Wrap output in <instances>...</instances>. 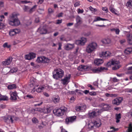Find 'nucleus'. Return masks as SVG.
Here are the masks:
<instances>
[{"label":"nucleus","mask_w":132,"mask_h":132,"mask_svg":"<svg viewBox=\"0 0 132 132\" xmlns=\"http://www.w3.org/2000/svg\"><path fill=\"white\" fill-rule=\"evenodd\" d=\"M18 15L16 13H13L10 16L8 22L11 26L17 27L20 25V22L17 17Z\"/></svg>","instance_id":"1"},{"label":"nucleus","mask_w":132,"mask_h":132,"mask_svg":"<svg viewBox=\"0 0 132 132\" xmlns=\"http://www.w3.org/2000/svg\"><path fill=\"white\" fill-rule=\"evenodd\" d=\"M63 70L60 68L54 69L53 72V77L56 79H58L59 78H61L64 75Z\"/></svg>","instance_id":"2"},{"label":"nucleus","mask_w":132,"mask_h":132,"mask_svg":"<svg viewBox=\"0 0 132 132\" xmlns=\"http://www.w3.org/2000/svg\"><path fill=\"white\" fill-rule=\"evenodd\" d=\"M67 108L64 107H62L60 108L55 109L53 111V113L58 116H62L64 112L67 111Z\"/></svg>","instance_id":"3"},{"label":"nucleus","mask_w":132,"mask_h":132,"mask_svg":"<svg viewBox=\"0 0 132 132\" xmlns=\"http://www.w3.org/2000/svg\"><path fill=\"white\" fill-rule=\"evenodd\" d=\"M97 46V44L95 43L92 42L89 44L86 48V52L88 53H92L96 48Z\"/></svg>","instance_id":"4"},{"label":"nucleus","mask_w":132,"mask_h":132,"mask_svg":"<svg viewBox=\"0 0 132 132\" xmlns=\"http://www.w3.org/2000/svg\"><path fill=\"white\" fill-rule=\"evenodd\" d=\"M108 69L104 67H98V68H94L91 69L94 73H99L100 72L104 71L105 70H107Z\"/></svg>","instance_id":"5"},{"label":"nucleus","mask_w":132,"mask_h":132,"mask_svg":"<svg viewBox=\"0 0 132 132\" xmlns=\"http://www.w3.org/2000/svg\"><path fill=\"white\" fill-rule=\"evenodd\" d=\"M101 106L102 107V109L98 110L97 112L98 113H101L102 111V110H103L104 111H107L109 110L110 108V106L107 104H105L104 103H102L101 104Z\"/></svg>","instance_id":"6"},{"label":"nucleus","mask_w":132,"mask_h":132,"mask_svg":"<svg viewBox=\"0 0 132 132\" xmlns=\"http://www.w3.org/2000/svg\"><path fill=\"white\" fill-rule=\"evenodd\" d=\"M86 42V38H82L80 40H76V43L78 45H84Z\"/></svg>","instance_id":"7"},{"label":"nucleus","mask_w":132,"mask_h":132,"mask_svg":"<svg viewBox=\"0 0 132 132\" xmlns=\"http://www.w3.org/2000/svg\"><path fill=\"white\" fill-rule=\"evenodd\" d=\"M20 32V30L18 29H15L10 30L9 34L10 36H13Z\"/></svg>","instance_id":"8"},{"label":"nucleus","mask_w":132,"mask_h":132,"mask_svg":"<svg viewBox=\"0 0 132 132\" xmlns=\"http://www.w3.org/2000/svg\"><path fill=\"white\" fill-rule=\"evenodd\" d=\"M76 119V116H71L68 117L65 119V123L67 124L71 123L75 121Z\"/></svg>","instance_id":"9"},{"label":"nucleus","mask_w":132,"mask_h":132,"mask_svg":"<svg viewBox=\"0 0 132 132\" xmlns=\"http://www.w3.org/2000/svg\"><path fill=\"white\" fill-rule=\"evenodd\" d=\"M111 53L109 51H106L105 52H102L101 53L99 54V56L103 59H105L110 56Z\"/></svg>","instance_id":"10"},{"label":"nucleus","mask_w":132,"mask_h":132,"mask_svg":"<svg viewBox=\"0 0 132 132\" xmlns=\"http://www.w3.org/2000/svg\"><path fill=\"white\" fill-rule=\"evenodd\" d=\"M36 57V54L34 53H30L29 54L26 55L25 56L26 59L28 60H31Z\"/></svg>","instance_id":"11"},{"label":"nucleus","mask_w":132,"mask_h":132,"mask_svg":"<svg viewBox=\"0 0 132 132\" xmlns=\"http://www.w3.org/2000/svg\"><path fill=\"white\" fill-rule=\"evenodd\" d=\"M71 77V75L69 74L68 75V77H66L64 79H61V81H62V84L63 85L67 84L69 82L68 80L70 79Z\"/></svg>","instance_id":"12"},{"label":"nucleus","mask_w":132,"mask_h":132,"mask_svg":"<svg viewBox=\"0 0 132 132\" xmlns=\"http://www.w3.org/2000/svg\"><path fill=\"white\" fill-rule=\"evenodd\" d=\"M75 47L74 44H70L69 43L67 44L64 47V49L66 50L69 51L71 50Z\"/></svg>","instance_id":"13"},{"label":"nucleus","mask_w":132,"mask_h":132,"mask_svg":"<svg viewBox=\"0 0 132 132\" xmlns=\"http://www.w3.org/2000/svg\"><path fill=\"white\" fill-rule=\"evenodd\" d=\"M103 62L102 59H97L94 61V63L95 65L99 66Z\"/></svg>","instance_id":"14"},{"label":"nucleus","mask_w":132,"mask_h":132,"mask_svg":"<svg viewBox=\"0 0 132 132\" xmlns=\"http://www.w3.org/2000/svg\"><path fill=\"white\" fill-rule=\"evenodd\" d=\"M12 57H9L5 61L3 62V64L5 65H8L10 64L12 61Z\"/></svg>","instance_id":"15"},{"label":"nucleus","mask_w":132,"mask_h":132,"mask_svg":"<svg viewBox=\"0 0 132 132\" xmlns=\"http://www.w3.org/2000/svg\"><path fill=\"white\" fill-rule=\"evenodd\" d=\"M17 95L16 92H12L11 94L10 99L12 101L15 100L17 99Z\"/></svg>","instance_id":"16"},{"label":"nucleus","mask_w":132,"mask_h":132,"mask_svg":"<svg viewBox=\"0 0 132 132\" xmlns=\"http://www.w3.org/2000/svg\"><path fill=\"white\" fill-rule=\"evenodd\" d=\"M126 37L128 43L132 45V35L131 36V34H129L127 35Z\"/></svg>","instance_id":"17"},{"label":"nucleus","mask_w":132,"mask_h":132,"mask_svg":"<svg viewBox=\"0 0 132 132\" xmlns=\"http://www.w3.org/2000/svg\"><path fill=\"white\" fill-rule=\"evenodd\" d=\"M101 42L104 44H108L110 43L111 40L110 39L105 38L101 40Z\"/></svg>","instance_id":"18"},{"label":"nucleus","mask_w":132,"mask_h":132,"mask_svg":"<svg viewBox=\"0 0 132 132\" xmlns=\"http://www.w3.org/2000/svg\"><path fill=\"white\" fill-rule=\"evenodd\" d=\"M45 88V87L44 85L40 86L37 89H36V91L38 93H40L42 92Z\"/></svg>","instance_id":"19"},{"label":"nucleus","mask_w":132,"mask_h":132,"mask_svg":"<svg viewBox=\"0 0 132 132\" xmlns=\"http://www.w3.org/2000/svg\"><path fill=\"white\" fill-rule=\"evenodd\" d=\"M116 64V61L115 60H111L109 61L108 62L106 65V66L109 67L111 65H114Z\"/></svg>","instance_id":"20"},{"label":"nucleus","mask_w":132,"mask_h":132,"mask_svg":"<svg viewBox=\"0 0 132 132\" xmlns=\"http://www.w3.org/2000/svg\"><path fill=\"white\" fill-rule=\"evenodd\" d=\"M96 112L95 111H93L88 113V116L90 118H94L96 116Z\"/></svg>","instance_id":"21"},{"label":"nucleus","mask_w":132,"mask_h":132,"mask_svg":"<svg viewBox=\"0 0 132 132\" xmlns=\"http://www.w3.org/2000/svg\"><path fill=\"white\" fill-rule=\"evenodd\" d=\"M122 97H118L116 98V105H119L123 100Z\"/></svg>","instance_id":"22"},{"label":"nucleus","mask_w":132,"mask_h":132,"mask_svg":"<svg viewBox=\"0 0 132 132\" xmlns=\"http://www.w3.org/2000/svg\"><path fill=\"white\" fill-rule=\"evenodd\" d=\"M52 99L55 103H57L59 101L60 98L59 97H52Z\"/></svg>","instance_id":"23"},{"label":"nucleus","mask_w":132,"mask_h":132,"mask_svg":"<svg viewBox=\"0 0 132 132\" xmlns=\"http://www.w3.org/2000/svg\"><path fill=\"white\" fill-rule=\"evenodd\" d=\"M76 20L77 23L78 25H80L82 23V19L78 15L77 16L76 18Z\"/></svg>","instance_id":"24"},{"label":"nucleus","mask_w":132,"mask_h":132,"mask_svg":"<svg viewBox=\"0 0 132 132\" xmlns=\"http://www.w3.org/2000/svg\"><path fill=\"white\" fill-rule=\"evenodd\" d=\"M8 97L6 96L2 95L0 94V101H7Z\"/></svg>","instance_id":"25"},{"label":"nucleus","mask_w":132,"mask_h":132,"mask_svg":"<svg viewBox=\"0 0 132 132\" xmlns=\"http://www.w3.org/2000/svg\"><path fill=\"white\" fill-rule=\"evenodd\" d=\"M100 20L103 21H107L108 20L105 19L101 18L99 16H97L95 19L94 20L93 22H94L97 21H99Z\"/></svg>","instance_id":"26"},{"label":"nucleus","mask_w":132,"mask_h":132,"mask_svg":"<svg viewBox=\"0 0 132 132\" xmlns=\"http://www.w3.org/2000/svg\"><path fill=\"white\" fill-rule=\"evenodd\" d=\"M121 118L120 113H116V122L119 123L120 121V119Z\"/></svg>","instance_id":"27"},{"label":"nucleus","mask_w":132,"mask_h":132,"mask_svg":"<svg viewBox=\"0 0 132 132\" xmlns=\"http://www.w3.org/2000/svg\"><path fill=\"white\" fill-rule=\"evenodd\" d=\"M88 67L86 65H81L79 66L78 68V69L80 70H81V69L84 70H86L88 69Z\"/></svg>","instance_id":"28"},{"label":"nucleus","mask_w":132,"mask_h":132,"mask_svg":"<svg viewBox=\"0 0 132 132\" xmlns=\"http://www.w3.org/2000/svg\"><path fill=\"white\" fill-rule=\"evenodd\" d=\"M43 63H46L50 62L51 60L43 56Z\"/></svg>","instance_id":"29"},{"label":"nucleus","mask_w":132,"mask_h":132,"mask_svg":"<svg viewBox=\"0 0 132 132\" xmlns=\"http://www.w3.org/2000/svg\"><path fill=\"white\" fill-rule=\"evenodd\" d=\"M126 6L127 8H131L132 6V0H129L127 2Z\"/></svg>","instance_id":"30"},{"label":"nucleus","mask_w":132,"mask_h":132,"mask_svg":"<svg viewBox=\"0 0 132 132\" xmlns=\"http://www.w3.org/2000/svg\"><path fill=\"white\" fill-rule=\"evenodd\" d=\"M9 68H4L2 70V73L4 75L7 74L9 72Z\"/></svg>","instance_id":"31"},{"label":"nucleus","mask_w":132,"mask_h":132,"mask_svg":"<svg viewBox=\"0 0 132 132\" xmlns=\"http://www.w3.org/2000/svg\"><path fill=\"white\" fill-rule=\"evenodd\" d=\"M91 35L90 31H88L83 32L82 33V35L85 37H88L90 36Z\"/></svg>","instance_id":"32"},{"label":"nucleus","mask_w":132,"mask_h":132,"mask_svg":"<svg viewBox=\"0 0 132 132\" xmlns=\"http://www.w3.org/2000/svg\"><path fill=\"white\" fill-rule=\"evenodd\" d=\"M43 56L38 57L36 61L38 63H43Z\"/></svg>","instance_id":"33"},{"label":"nucleus","mask_w":132,"mask_h":132,"mask_svg":"<svg viewBox=\"0 0 132 132\" xmlns=\"http://www.w3.org/2000/svg\"><path fill=\"white\" fill-rule=\"evenodd\" d=\"M7 87L9 89H12L16 88V86L15 84H13L9 85Z\"/></svg>","instance_id":"34"},{"label":"nucleus","mask_w":132,"mask_h":132,"mask_svg":"<svg viewBox=\"0 0 132 132\" xmlns=\"http://www.w3.org/2000/svg\"><path fill=\"white\" fill-rule=\"evenodd\" d=\"M37 6V5H34L32 8L30 9H29V12L30 13H31L33 12L34 11L36 8Z\"/></svg>","instance_id":"35"},{"label":"nucleus","mask_w":132,"mask_h":132,"mask_svg":"<svg viewBox=\"0 0 132 132\" xmlns=\"http://www.w3.org/2000/svg\"><path fill=\"white\" fill-rule=\"evenodd\" d=\"M47 32V30L44 28L41 29L40 30V33L41 34H46Z\"/></svg>","instance_id":"36"},{"label":"nucleus","mask_w":132,"mask_h":132,"mask_svg":"<svg viewBox=\"0 0 132 132\" xmlns=\"http://www.w3.org/2000/svg\"><path fill=\"white\" fill-rule=\"evenodd\" d=\"M120 62L119 61H116V70L119 69L121 67V65L120 64Z\"/></svg>","instance_id":"37"},{"label":"nucleus","mask_w":132,"mask_h":132,"mask_svg":"<svg viewBox=\"0 0 132 132\" xmlns=\"http://www.w3.org/2000/svg\"><path fill=\"white\" fill-rule=\"evenodd\" d=\"M110 10L113 13L116 14V12L115 9L113 8L112 5H110L109 7Z\"/></svg>","instance_id":"38"},{"label":"nucleus","mask_w":132,"mask_h":132,"mask_svg":"<svg viewBox=\"0 0 132 132\" xmlns=\"http://www.w3.org/2000/svg\"><path fill=\"white\" fill-rule=\"evenodd\" d=\"M94 125L98 127H100L101 125V123L100 122H97L96 121H95L94 123Z\"/></svg>","instance_id":"39"},{"label":"nucleus","mask_w":132,"mask_h":132,"mask_svg":"<svg viewBox=\"0 0 132 132\" xmlns=\"http://www.w3.org/2000/svg\"><path fill=\"white\" fill-rule=\"evenodd\" d=\"M23 10L25 12H29L30 8L28 6H24L23 7Z\"/></svg>","instance_id":"40"},{"label":"nucleus","mask_w":132,"mask_h":132,"mask_svg":"<svg viewBox=\"0 0 132 132\" xmlns=\"http://www.w3.org/2000/svg\"><path fill=\"white\" fill-rule=\"evenodd\" d=\"M110 129L111 130L110 131H108L107 132H114L116 131V128L114 127H111Z\"/></svg>","instance_id":"41"},{"label":"nucleus","mask_w":132,"mask_h":132,"mask_svg":"<svg viewBox=\"0 0 132 132\" xmlns=\"http://www.w3.org/2000/svg\"><path fill=\"white\" fill-rule=\"evenodd\" d=\"M89 9L93 13L97 11L96 9L93 8L91 6L89 7Z\"/></svg>","instance_id":"42"},{"label":"nucleus","mask_w":132,"mask_h":132,"mask_svg":"<svg viewBox=\"0 0 132 132\" xmlns=\"http://www.w3.org/2000/svg\"><path fill=\"white\" fill-rule=\"evenodd\" d=\"M130 29H129V30L128 29L127 31H123V33L126 36L127 34H130Z\"/></svg>","instance_id":"43"},{"label":"nucleus","mask_w":132,"mask_h":132,"mask_svg":"<svg viewBox=\"0 0 132 132\" xmlns=\"http://www.w3.org/2000/svg\"><path fill=\"white\" fill-rule=\"evenodd\" d=\"M18 70L17 68H13L11 70V71L12 73L15 72H16Z\"/></svg>","instance_id":"44"},{"label":"nucleus","mask_w":132,"mask_h":132,"mask_svg":"<svg viewBox=\"0 0 132 132\" xmlns=\"http://www.w3.org/2000/svg\"><path fill=\"white\" fill-rule=\"evenodd\" d=\"M21 2L23 4H26L30 2V1H28L26 0H23L21 1Z\"/></svg>","instance_id":"45"},{"label":"nucleus","mask_w":132,"mask_h":132,"mask_svg":"<svg viewBox=\"0 0 132 132\" xmlns=\"http://www.w3.org/2000/svg\"><path fill=\"white\" fill-rule=\"evenodd\" d=\"M52 108L51 107H48L47 108L46 110L47 113H49L51 112L52 110Z\"/></svg>","instance_id":"46"},{"label":"nucleus","mask_w":132,"mask_h":132,"mask_svg":"<svg viewBox=\"0 0 132 132\" xmlns=\"http://www.w3.org/2000/svg\"><path fill=\"white\" fill-rule=\"evenodd\" d=\"M102 10L105 13H106L108 12V9L106 7H103Z\"/></svg>","instance_id":"47"},{"label":"nucleus","mask_w":132,"mask_h":132,"mask_svg":"<svg viewBox=\"0 0 132 132\" xmlns=\"http://www.w3.org/2000/svg\"><path fill=\"white\" fill-rule=\"evenodd\" d=\"M32 121L34 123H36L37 122L38 120L36 118L34 117L32 119Z\"/></svg>","instance_id":"48"},{"label":"nucleus","mask_w":132,"mask_h":132,"mask_svg":"<svg viewBox=\"0 0 132 132\" xmlns=\"http://www.w3.org/2000/svg\"><path fill=\"white\" fill-rule=\"evenodd\" d=\"M89 94L92 96H95L96 95V93L95 92H91L89 93Z\"/></svg>","instance_id":"49"},{"label":"nucleus","mask_w":132,"mask_h":132,"mask_svg":"<svg viewBox=\"0 0 132 132\" xmlns=\"http://www.w3.org/2000/svg\"><path fill=\"white\" fill-rule=\"evenodd\" d=\"M124 53L126 54H129L131 53L127 49H126L124 51Z\"/></svg>","instance_id":"50"},{"label":"nucleus","mask_w":132,"mask_h":132,"mask_svg":"<svg viewBox=\"0 0 132 132\" xmlns=\"http://www.w3.org/2000/svg\"><path fill=\"white\" fill-rule=\"evenodd\" d=\"M87 86L88 87H89L90 88V89L92 90H95V89L90 84H88L87 85Z\"/></svg>","instance_id":"51"},{"label":"nucleus","mask_w":132,"mask_h":132,"mask_svg":"<svg viewBox=\"0 0 132 132\" xmlns=\"http://www.w3.org/2000/svg\"><path fill=\"white\" fill-rule=\"evenodd\" d=\"M84 12V10H81L80 9H78V13L79 14L80 13H82Z\"/></svg>","instance_id":"52"},{"label":"nucleus","mask_w":132,"mask_h":132,"mask_svg":"<svg viewBox=\"0 0 132 132\" xmlns=\"http://www.w3.org/2000/svg\"><path fill=\"white\" fill-rule=\"evenodd\" d=\"M58 45H59V47L58 48V50H61V47L62 46V44L61 43H58Z\"/></svg>","instance_id":"53"},{"label":"nucleus","mask_w":132,"mask_h":132,"mask_svg":"<svg viewBox=\"0 0 132 132\" xmlns=\"http://www.w3.org/2000/svg\"><path fill=\"white\" fill-rule=\"evenodd\" d=\"M80 2H76L75 4H74V6L75 7H76L80 5Z\"/></svg>","instance_id":"54"},{"label":"nucleus","mask_w":132,"mask_h":132,"mask_svg":"<svg viewBox=\"0 0 132 132\" xmlns=\"http://www.w3.org/2000/svg\"><path fill=\"white\" fill-rule=\"evenodd\" d=\"M27 97H28L29 99L33 98L34 97L33 96L31 95H27L26 96Z\"/></svg>","instance_id":"55"},{"label":"nucleus","mask_w":132,"mask_h":132,"mask_svg":"<svg viewBox=\"0 0 132 132\" xmlns=\"http://www.w3.org/2000/svg\"><path fill=\"white\" fill-rule=\"evenodd\" d=\"M81 106H79L76 109V110L77 111H79L80 110H81Z\"/></svg>","instance_id":"56"},{"label":"nucleus","mask_w":132,"mask_h":132,"mask_svg":"<svg viewBox=\"0 0 132 132\" xmlns=\"http://www.w3.org/2000/svg\"><path fill=\"white\" fill-rule=\"evenodd\" d=\"M83 93H84L85 94H87L88 93H89V90H85L84 91H81Z\"/></svg>","instance_id":"57"},{"label":"nucleus","mask_w":132,"mask_h":132,"mask_svg":"<svg viewBox=\"0 0 132 132\" xmlns=\"http://www.w3.org/2000/svg\"><path fill=\"white\" fill-rule=\"evenodd\" d=\"M43 103V102L42 101H41L40 103L34 105V106H40Z\"/></svg>","instance_id":"58"},{"label":"nucleus","mask_w":132,"mask_h":132,"mask_svg":"<svg viewBox=\"0 0 132 132\" xmlns=\"http://www.w3.org/2000/svg\"><path fill=\"white\" fill-rule=\"evenodd\" d=\"M9 116L7 117H5L4 118V119L5 120V122H6L7 121L9 120Z\"/></svg>","instance_id":"59"},{"label":"nucleus","mask_w":132,"mask_h":132,"mask_svg":"<svg viewBox=\"0 0 132 132\" xmlns=\"http://www.w3.org/2000/svg\"><path fill=\"white\" fill-rule=\"evenodd\" d=\"M9 120L10 121H11V123H12L13 122V120L12 119V118L11 116H9Z\"/></svg>","instance_id":"60"},{"label":"nucleus","mask_w":132,"mask_h":132,"mask_svg":"<svg viewBox=\"0 0 132 132\" xmlns=\"http://www.w3.org/2000/svg\"><path fill=\"white\" fill-rule=\"evenodd\" d=\"M62 22V20H57V22L56 23L57 24H59L61 23Z\"/></svg>","instance_id":"61"},{"label":"nucleus","mask_w":132,"mask_h":132,"mask_svg":"<svg viewBox=\"0 0 132 132\" xmlns=\"http://www.w3.org/2000/svg\"><path fill=\"white\" fill-rule=\"evenodd\" d=\"M53 12V11L52 9L50 8L48 9V12L49 13H51Z\"/></svg>","instance_id":"62"},{"label":"nucleus","mask_w":132,"mask_h":132,"mask_svg":"<svg viewBox=\"0 0 132 132\" xmlns=\"http://www.w3.org/2000/svg\"><path fill=\"white\" fill-rule=\"evenodd\" d=\"M98 82L97 81H95L93 82V85L96 86L98 87Z\"/></svg>","instance_id":"63"},{"label":"nucleus","mask_w":132,"mask_h":132,"mask_svg":"<svg viewBox=\"0 0 132 132\" xmlns=\"http://www.w3.org/2000/svg\"><path fill=\"white\" fill-rule=\"evenodd\" d=\"M127 130L129 132H132V128H128Z\"/></svg>","instance_id":"64"}]
</instances>
